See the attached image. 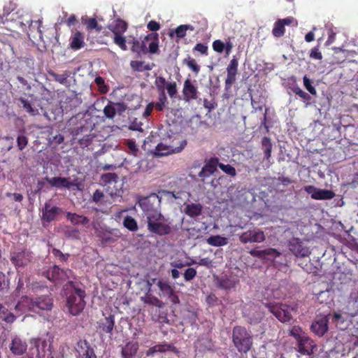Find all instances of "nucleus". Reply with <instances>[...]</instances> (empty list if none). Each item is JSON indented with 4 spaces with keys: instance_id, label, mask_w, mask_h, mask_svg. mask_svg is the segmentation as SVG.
Returning <instances> with one entry per match:
<instances>
[{
    "instance_id": "a211bd4d",
    "label": "nucleus",
    "mask_w": 358,
    "mask_h": 358,
    "mask_svg": "<svg viewBox=\"0 0 358 358\" xmlns=\"http://www.w3.org/2000/svg\"><path fill=\"white\" fill-rule=\"evenodd\" d=\"M289 250L296 257H308L310 252L308 248L303 245V243L299 238H293L289 241Z\"/></svg>"
},
{
    "instance_id": "4be33fe9",
    "label": "nucleus",
    "mask_w": 358,
    "mask_h": 358,
    "mask_svg": "<svg viewBox=\"0 0 358 358\" xmlns=\"http://www.w3.org/2000/svg\"><path fill=\"white\" fill-rule=\"evenodd\" d=\"M85 45L84 33L78 30L72 31L71 36L69 38V48L74 51H77L83 48Z\"/></svg>"
},
{
    "instance_id": "6ab92c4d",
    "label": "nucleus",
    "mask_w": 358,
    "mask_h": 358,
    "mask_svg": "<svg viewBox=\"0 0 358 358\" xmlns=\"http://www.w3.org/2000/svg\"><path fill=\"white\" fill-rule=\"evenodd\" d=\"M298 352L302 355H311L316 347L314 341L308 336L304 335L297 341Z\"/></svg>"
},
{
    "instance_id": "0eeeda50",
    "label": "nucleus",
    "mask_w": 358,
    "mask_h": 358,
    "mask_svg": "<svg viewBox=\"0 0 358 358\" xmlns=\"http://www.w3.org/2000/svg\"><path fill=\"white\" fill-rule=\"evenodd\" d=\"M71 273L72 271L70 269H62L58 266L55 265L43 271V275L48 280L57 285L62 284L67 280L70 278Z\"/></svg>"
},
{
    "instance_id": "a19ab883",
    "label": "nucleus",
    "mask_w": 358,
    "mask_h": 358,
    "mask_svg": "<svg viewBox=\"0 0 358 358\" xmlns=\"http://www.w3.org/2000/svg\"><path fill=\"white\" fill-rule=\"evenodd\" d=\"M126 145V152L131 155L137 157L139 152V148L136 143V141L132 139L126 140L124 143Z\"/></svg>"
},
{
    "instance_id": "680f3d73",
    "label": "nucleus",
    "mask_w": 358,
    "mask_h": 358,
    "mask_svg": "<svg viewBox=\"0 0 358 358\" xmlns=\"http://www.w3.org/2000/svg\"><path fill=\"white\" fill-rule=\"evenodd\" d=\"M169 96L173 98L177 94V85L176 82L168 83L166 87Z\"/></svg>"
},
{
    "instance_id": "13d9d810",
    "label": "nucleus",
    "mask_w": 358,
    "mask_h": 358,
    "mask_svg": "<svg viewBox=\"0 0 358 358\" xmlns=\"http://www.w3.org/2000/svg\"><path fill=\"white\" fill-rule=\"evenodd\" d=\"M0 319L6 323H13L15 320L16 316L6 308V311L1 313Z\"/></svg>"
},
{
    "instance_id": "9b49d317",
    "label": "nucleus",
    "mask_w": 358,
    "mask_h": 358,
    "mask_svg": "<svg viewBox=\"0 0 358 358\" xmlns=\"http://www.w3.org/2000/svg\"><path fill=\"white\" fill-rule=\"evenodd\" d=\"M75 349L76 358H97L93 347L86 339L79 340Z\"/></svg>"
},
{
    "instance_id": "a878e982",
    "label": "nucleus",
    "mask_w": 358,
    "mask_h": 358,
    "mask_svg": "<svg viewBox=\"0 0 358 358\" xmlns=\"http://www.w3.org/2000/svg\"><path fill=\"white\" fill-rule=\"evenodd\" d=\"M35 311L36 309L50 310L53 306V300L48 295L38 296L34 299Z\"/></svg>"
},
{
    "instance_id": "393cba45",
    "label": "nucleus",
    "mask_w": 358,
    "mask_h": 358,
    "mask_svg": "<svg viewBox=\"0 0 358 358\" xmlns=\"http://www.w3.org/2000/svg\"><path fill=\"white\" fill-rule=\"evenodd\" d=\"M45 180L52 186L56 188H66L70 189L71 187L76 185V184L70 181L69 178H62V177H53L52 178L46 177Z\"/></svg>"
},
{
    "instance_id": "f8f14e48",
    "label": "nucleus",
    "mask_w": 358,
    "mask_h": 358,
    "mask_svg": "<svg viewBox=\"0 0 358 358\" xmlns=\"http://www.w3.org/2000/svg\"><path fill=\"white\" fill-rule=\"evenodd\" d=\"M238 58L234 55L227 67V77L225 78V88L229 90L236 80L238 70Z\"/></svg>"
},
{
    "instance_id": "c756f323",
    "label": "nucleus",
    "mask_w": 358,
    "mask_h": 358,
    "mask_svg": "<svg viewBox=\"0 0 358 358\" xmlns=\"http://www.w3.org/2000/svg\"><path fill=\"white\" fill-rule=\"evenodd\" d=\"M249 253L253 257L264 258L266 256H273L274 257H279L281 253L274 248H268L265 250L252 249Z\"/></svg>"
},
{
    "instance_id": "338daca9",
    "label": "nucleus",
    "mask_w": 358,
    "mask_h": 358,
    "mask_svg": "<svg viewBox=\"0 0 358 358\" xmlns=\"http://www.w3.org/2000/svg\"><path fill=\"white\" fill-rule=\"evenodd\" d=\"M28 143V139L24 135H20L17 138V144L18 149L20 150H22L25 148V147L27 145Z\"/></svg>"
},
{
    "instance_id": "cd10ccee",
    "label": "nucleus",
    "mask_w": 358,
    "mask_h": 358,
    "mask_svg": "<svg viewBox=\"0 0 358 358\" xmlns=\"http://www.w3.org/2000/svg\"><path fill=\"white\" fill-rule=\"evenodd\" d=\"M15 310L22 312L26 311H35L34 300L27 296H22L20 300L17 302L15 307Z\"/></svg>"
},
{
    "instance_id": "bb28decb",
    "label": "nucleus",
    "mask_w": 358,
    "mask_h": 358,
    "mask_svg": "<svg viewBox=\"0 0 358 358\" xmlns=\"http://www.w3.org/2000/svg\"><path fill=\"white\" fill-rule=\"evenodd\" d=\"M146 42L150 41L148 48L146 47V54H157L159 52V34L156 32L148 34L145 36Z\"/></svg>"
},
{
    "instance_id": "603ef678",
    "label": "nucleus",
    "mask_w": 358,
    "mask_h": 358,
    "mask_svg": "<svg viewBox=\"0 0 358 358\" xmlns=\"http://www.w3.org/2000/svg\"><path fill=\"white\" fill-rule=\"evenodd\" d=\"M155 84L159 93L165 92V88L166 87V79L162 76H158L156 78Z\"/></svg>"
},
{
    "instance_id": "7c9ffc66",
    "label": "nucleus",
    "mask_w": 358,
    "mask_h": 358,
    "mask_svg": "<svg viewBox=\"0 0 358 358\" xmlns=\"http://www.w3.org/2000/svg\"><path fill=\"white\" fill-rule=\"evenodd\" d=\"M127 23L120 18L115 20L113 24L108 27V29L113 34H123L127 31Z\"/></svg>"
},
{
    "instance_id": "f704fd0d",
    "label": "nucleus",
    "mask_w": 358,
    "mask_h": 358,
    "mask_svg": "<svg viewBox=\"0 0 358 358\" xmlns=\"http://www.w3.org/2000/svg\"><path fill=\"white\" fill-rule=\"evenodd\" d=\"M66 218L71 221V222L74 224H83L85 225L88 224L89 219L87 217H85L83 215H80L76 213H72L70 212H68L66 213Z\"/></svg>"
},
{
    "instance_id": "2eb2a0df",
    "label": "nucleus",
    "mask_w": 358,
    "mask_h": 358,
    "mask_svg": "<svg viewBox=\"0 0 358 358\" xmlns=\"http://www.w3.org/2000/svg\"><path fill=\"white\" fill-rule=\"evenodd\" d=\"M62 213V210L57 206H51L46 202L42 210L41 220L43 222L50 223L57 220V217Z\"/></svg>"
},
{
    "instance_id": "bf43d9fd",
    "label": "nucleus",
    "mask_w": 358,
    "mask_h": 358,
    "mask_svg": "<svg viewBox=\"0 0 358 358\" xmlns=\"http://www.w3.org/2000/svg\"><path fill=\"white\" fill-rule=\"evenodd\" d=\"M289 335L294 337L297 342L300 338H301L305 335V334H302V329L300 327L294 326L289 331Z\"/></svg>"
},
{
    "instance_id": "412c9836",
    "label": "nucleus",
    "mask_w": 358,
    "mask_h": 358,
    "mask_svg": "<svg viewBox=\"0 0 358 358\" xmlns=\"http://www.w3.org/2000/svg\"><path fill=\"white\" fill-rule=\"evenodd\" d=\"M185 141H181L179 147H173V145H167L160 143L157 145L155 154L157 156H164L175 152H179L185 148Z\"/></svg>"
},
{
    "instance_id": "9d476101",
    "label": "nucleus",
    "mask_w": 358,
    "mask_h": 358,
    "mask_svg": "<svg viewBox=\"0 0 358 358\" xmlns=\"http://www.w3.org/2000/svg\"><path fill=\"white\" fill-rule=\"evenodd\" d=\"M32 259L33 253L27 250H15L10 255V261L16 267L26 266Z\"/></svg>"
},
{
    "instance_id": "ea45409f",
    "label": "nucleus",
    "mask_w": 358,
    "mask_h": 358,
    "mask_svg": "<svg viewBox=\"0 0 358 358\" xmlns=\"http://www.w3.org/2000/svg\"><path fill=\"white\" fill-rule=\"evenodd\" d=\"M219 159L217 157H211L203 166V171H207L208 173H214L217 171V166H219Z\"/></svg>"
},
{
    "instance_id": "5701e85b",
    "label": "nucleus",
    "mask_w": 358,
    "mask_h": 358,
    "mask_svg": "<svg viewBox=\"0 0 358 358\" xmlns=\"http://www.w3.org/2000/svg\"><path fill=\"white\" fill-rule=\"evenodd\" d=\"M198 90L189 79H186L184 82L182 95L185 101H190L198 98Z\"/></svg>"
},
{
    "instance_id": "ddd939ff",
    "label": "nucleus",
    "mask_w": 358,
    "mask_h": 358,
    "mask_svg": "<svg viewBox=\"0 0 358 358\" xmlns=\"http://www.w3.org/2000/svg\"><path fill=\"white\" fill-rule=\"evenodd\" d=\"M303 189L311 195L312 199L315 200H329L335 196V193L333 191L319 189L313 185L304 186Z\"/></svg>"
},
{
    "instance_id": "58836bf2",
    "label": "nucleus",
    "mask_w": 358,
    "mask_h": 358,
    "mask_svg": "<svg viewBox=\"0 0 358 358\" xmlns=\"http://www.w3.org/2000/svg\"><path fill=\"white\" fill-rule=\"evenodd\" d=\"M262 146L264 150V158L269 160L271 157L273 147L270 138L264 136L262 140Z\"/></svg>"
},
{
    "instance_id": "e433bc0d",
    "label": "nucleus",
    "mask_w": 358,
    "mask_h": 358,
    "mask_svg": "<svg viewBox=\"0 0 358 358\" xmlns=\"http://www.w3.org/2000/svg\"><path fill=\"white\" fill-rule=\"evenodd\" d=\"M118 176L115 173H106L101 176V181L104 185H111L117 182ZM110 187V186H108Z\"/></svg>"
},
{
    "instance_id": "37998d69",
    "label": "nucleus",
    "mask_w": 358,
    "mask_h": 358,
    "mask_svg": "<svg viewBox=\"0 0 358 358\" xmlns=\"http://www.w3.org/2000/svg\"><path fill=\"white\" fill-rule=\"evenodd\" d=\"M84 24H85L87 30L95 29L97 32H100L102 29V27L98 24V22L95 17L87 19L85 21Z\"/></svg>"
},
{
    "instance_id": "09e8293b",
    "label": "nucleus",
    "mask_w": 358,
    "mask_h": 358,
    "mask_svg": "<svg viewBox=\"0 0 358 358\" xmlns=\"http://www.w3.org/2000/svg\"><path fill=\"white\" fill-rule=\"evenodd\" d=\"M157 285L164 296H167L169 294L172 293V291H173V289L171 287L169 283L166 282L159 280Z\"/></svg>"
},
{
    "instance_id": "b1692460",
    "label": "nucleus",
    "mask_w": 358,
    "mask_h": 358,
    "mask_svg": "<svg viewBox=\"0 0 358 358\" xmlns=\"http://www.w3.org/2000/svg\"><path fill=\"white\" fill-rule=\"evenodd\" d=\"M115 324V316L112 314H109L108 316H105L104 318L97 322L98 329L101 332L108 334H112Z\"/></svg>"
},
{
    "instance_id": "8fccbe9b",
    "label": "nucleus",
    "mask_w": 358,
    "mask_h": 358,
    "mask_svg": "<svg viewBox=\"0 0 358 358\" xmlns=\"http://www.w3.org/2000/svg\"><path fill=\"white\" fill-rule=\"evenodd\" d=\"M167 102V98L165 92L159 93L158 101L155 104V109L158 111H162Z\"/></svg>"
},
{
    "instance_id": "5fc2aeb1",
    "label": "nucleus",
    "mask_w": 358,
    "mask_h": 358,
    "mask_svg": "<svg viewBox=\"0 0 358 358\" xmlns=\"http://www.w3.org/2000/svg\"><path fill=\"white\" fill-rule=\"evenodd\" d=\"M49 75L55 80L60 84H65L68 78V75L66 73L58 74L52 71L48 72Z\"/></svg>"
},
{
    "instance_id": "f3484780",
    "label": "nucleus",
    "mask_w": 358,
    "mask_h": 358,
    "mask_svg": "<svg viewBox=\"0 0 358 358\" xmlns=\"http://www.w3.org/2000/svg\"><path fill=\"white\" fill-rule=\"evenodd\" d=\"M329 319L327 316L314 320L310 326L311 331L319 337L323 336L329 329Z\"/></svg>"
},
{
    "instance_id": "a18cd8bd",
    "label": "nucleus",
    "mask_w": 358,
    "mask_h": 358,
    "mask_svg": "<svg viewBox=\"0 0 358 358\" xmlns=\"http://www.w3.org/2000/svg\"><path fill=\"white\" fill-rule=\"evenodd\" d=\"M290 90L293 93L298 95L304 101L308 102L311 100V96L308 93L302 90L298 85L290 87Z\"/></svg>"
},
{
    "instance_id": "f03ea898",
    "label": "nucleus",
    "mask_w": 358,
    "mask_h": 358,
    "mask_svg": "<svg viewBox=\"0 0 358 358\" xmlns=\"http://www.w3.org/2000/svg\"><path fill=\"white\" fill-rule=\"evenodd\" d=\"M232 342L240 353H248L253 345L251 333L243 326H235L232 330Z\"/></svg>"
},
{
    "instance_id": "aec40b11",
    "label": "nucleus",
    "mask_w": 358,
    "mask_h": 358,
    "mask_svg": "<svg viewBox=\"0 0 358 358\" xmlns=\"http://www.w3.org/2000/svg\"><path fill=\"white\" fill-rule=\"evenodd\" d=\"M294 21L293 17H287L283 19H278L273 24L272 34L275 38H280L285 33V25H291Z\"/></svg>"
},
{
    "instance_id": "4c0bfd02",
    "label": "nucleus",
    "mask_w": 358,
    "mask_h": 358,
    "mask_svg": "<svg viewBox=\"0 0 358 358\" xmlns=\"http://www.w3.org/2000/svg\"><path fill=\"white\" fill-rule=\"evenodd\" d=\"M158 352L165 353L166 352H172L176 355L180 353L178 349L173 344L164 342L162 343L157 344Z\"/></svg>"
},
{
    "instance_id": "e2e57ef3",
    "label": "nucleus",
    "mask_w": 358,
    "mask_h": 358,
    "mask_svg": "<svg viewBox=\"0 0 358 358\" xmlns=\"http://www.w3.org/2000/svg\"><path fill=\"white\" fill-rule=\"evenodd\" d=\"M196 275V271L194 268H188L184 273V278L186 281H191Z\"/></svg>"
},
{
    "instance_id": "2f4dec72",
    "label": "nucleus",
    "mask_w": 358,
    "mask_h": 358,
    "mask_svg": "<svg viewBox=\"0 0 358 358\" xmlns=\"http://www.w3.org/2000/svg\"><path fill=\"white\" fill-rule=\"evenodd\" d=\"M151 318L153 322L160 324L169 323L167 314L159 308H152L150 310Z\"/></svg>"
},
{
    "instance_id": "39448f33",
    "label": "nucleus",
    "mask_w": 358,
    "mask_h": 358,
    "mask_svg": "<svg viewBox=\"0 0 358 358\" xmlns=\"http://www.w3.org/2000/svg\"><path fill=\"white\" fill-rule=\"evenodd\" d=\"M93 127L91 124L84 121V123L80 122V125L74 128L71 134L76 138H78V136L82 135L83 137L78 138V143L82 148L88 147L92 141L94 137L92 134Z\"/></svg>"
},
{
    "instance_id": "c9c22d12",
    "label": "nucleus",
    "mask_w": 358,
    "mask_h": 358,
    "mask_svg": "<svg viewBox=\"0 0 358 358\" xmlns=\"http://www.w3.org/2000/svg\"><path fill=\"white\" fill-rule=\"evenodd\" d=\"M146 41L145 38L140 41L138 39L134 38L132 41V46H131V51L138 54H146V45H145Z\"/></svg>"
},
{
    "instance_id": "72a5a7b5",
    "label": "nucleus",
    "mask_w": 358,
    "mask_h": 358,
    "mask_svg": "<svg viewBox=\"0 0 358 358\" xmlns=\"http://www.w3.org/2000/svg\"><path fill=\"white\" fill-rule=\"evenodd\" d=\"M206 242L211 246L220 247L228 244V238L220 235L210 236L206 239Z\"/></svg>"
},
{
    "instance_id": "864d4df0",
    "label": "nucleus",
    "mask_w": 358,
    "mask_h": 358,
    "mask_svg": "<svg viewBox=\"0 0 358 358\" xmlns=\"http://www.w3.org/2000/svg\"><path fill=\"white\" fill-rule=\"evenodd\" d=\"M219 168L227 175L234 177L236 175V169L230 164L220 163Z\"/></svg>"
},
{
    "instance_id": "423d86ee",
    "label": "nucleus",
    "mask_w": 358,
    "mask_h": 358,
    "mask_svg": "<svg viewBox=\"0 0 358 358\" xmlns=\"http://www.w3.org/2000/svg\"><path fill=\"white\" fill-rule=\"evenodd\" d=\"M138 203L146 216V220L150 215L162 214L159 209L160 199L156 194H151L150 196L141 199Z\"/></svg>"
},
{
    "instance_id": "3c124183",
    "label": "nucleus",
    "mask_w": 358,
    "mask_h": 358,
    "mask_svg": "<svg viewBox=\"0 0 358 358\" xmlns=\"http://www.w3.org/2000/svg\"><path fill=\"white\" fill-rule=\"evenodd\" d=\"M19 101L20 102L22 107L27 113H30L32 115H36L37 110H35L32 107L31 104L29 102V101H27L26 99H24L23 97H20L19 99Z\"/></svg>"
},
{
    "instance_id": "79ce46f5",
    "label": "nucleus",
    "mask_w": 358,
    "mask_h": 358,
    "mask_svg": "<svg viewBox=\"0 0 358 358\" xmlns=\"http://www.w3.org/2000/svg\"><path fill=\"white\" fill-rule=\"evenodd\" d=\"M124 227L131 231H136L138 229L137 222L131 216L127 215L123 220Z\"/></svg>"
},
{
    "instance_id": "1a4fd4ad",
    "label": "nucleus",
    "mask_w": 358,
    "mask_h": 358,
    "mask_svg": "<svg viewBox=\"0 0 358 358\" xmlns=\"http://www.w3.org/2000/svg\"><path fill=\"white\" fill-rule=\"evenodd\" d=\"M266 239L264 232L256 227L250 229L249 230L243 232L239 235V241L243 244L247 243H261Z\"/></svg>"
},
{
    "instance_id": "c03bdc74",
    "label": "nucleus",
    "mask_w": 358,
    "mask_h": 358,
    "mask_svg": "<svg viewBox=\"0 0 358 358\" xmlns=\"http://www.w3.org/2000/svg\"><path fill=\"white\" fill-rule=\"evenodd\" d=\"M183 64H186L196 74L200 71V66L197 64L196 60L190 56H187L183 60Z\"/></svg>"
},
{
    "instance_id": "20e7f679",
    "label": "nucleus",
    "mask_w": 358,
    "mask_h": 358,
    "mask_svg": "<svg viewBox=\"0 0 358 358\" xmlns=\"http://www.w3.org/2000/svg\"><path fill=\"white\" fill-rule=\"evenodd\" d=\"M28 356L29 358H54L50 345L41 338L31 340Z\"/></svg>"
},
{
    "instance_id": "0e129e2a",
    "label": "nucleus",
    "mask_w": 358,
    "mask_h": 358,
    "mask_svg": "<svg viewBox=\"0 0 358 358\" xmlns=\"http://www.w3.org/2000/svg\"><path fill=\"white\" fill-rule=\"evenodd\" d=\"M225 44L221 40H215L213 43V49L218 53H222L224 50Z\"/></svg>"
},
{
    "instance_id": "de8ad7c7",
    "label": "nucleus",
    "mask_w": 358,
    "mask_h": 358,
    "mask_svg": "<svg viewBox=\"0 0 358 358\" xmlns=\"http://www.w3.org/2000/svg\"><path fill=\"white\" fill-rule=\"evenodd\" d=\"M113 42L122 50H127L126 38L123 34H114Z\"/></svg>"
},
{
    "instance_id": "dca6fc26",
    "label": "nucleus",
    "mask_w": 358,
    "mask_h": 358,
    "mask_svg": "<svg viewBox=\"0 0 358 358\" xmlns=\"http://www.w3.org/2000/svg\"><path fill=\"white\" fill-rule=\"evenodd\" d=\"M139 350V343L137 341H128L120 346L121 358H136Z\"/></svg>"
},
{
    "instance_id": "c85d7f7f",
    "label": "nucleus",
    "mask_w": 358,
    "mask_h": 358,
    "mask_svg": "<svg viewBox=\"0 0 358 358\" xmlns=\"http://www.w3.org/2000/svg\"><path fill=\"white\" fill-rule=\"evenodd\" d=\"M27 348V343L19 337H15L10 344V350L15 355H22Z\"/></svg>"
},
{
    "instance_id": "473e14b6",
    "label": "nucleus",
    "mask_w": 358,
    "mask_h": 358,
    "mask_svg": "<svg viewBox=\"0 0 358 358\" xmlns=\"http://www.w3.org/2000/svg\"><path fill=\"white\" fill-rule=\"evenodd\" d=\"M203 210V206L200 203L187 204L185 208V213L190 217H196L199 216Z\"/></svg>"
},
{
    "instance_id": "052dcab7",
    "label": "nucleus",
    "mask_w": 358,
    "mask_h": 358,
    "mask_svg": "<svg viewBox=\"0 0 358 358\" xmlns=\"http://www.w3.org/2000/svg\"><path fill=\"white\" fill-rule=\"evenodd\" d=\"M235 283L228 278H222L220 280V287L224 289H229L234 287Z\"/></svg>"
},
{
    "instance_id": "774afa93",
    "label": "nucleus",
    "mask_w": 358,
    "mask_h": 358,
    "mask_svg": "<svg viewBox=\"0 0 358 358\" xmlns=\"http://www.w3.org/2000/svg\"><path fill=\"white\" fill-rule=\"evenodd\" d=\"M52 252L55 257L59 258L62 262H66L69 257V254H64L61 250L56 248H53Z\"/></svg>"
},
{
    "instance_id": "7ed1b4c3",
    "label": "nucleus",
    "mask_w": 358,
    "mask_h": 358,
    "mask_svg": "<svg viewBox=\"0 0 358 358\" xmlns=\"http://www.w3.org/2000/svg\"><path fill=\"white\" fill-rule=\"evenodd\" d=\"M146 220L148 230L151 234L162 236L169 235L172 232L171 223L165 219L162 214L150 215Z\"/></svg>"
},
{
    "instance_id": "6e6d98bb",
    "label": "nucleus",
    "mask_w": 358,
    "mask_h": 358,
    "mask_svg": "<svg viewBox=\"0 0 358 358\" xmlns=\"http://www.w3.org/2000/svg\"><path fill=\"white\" fill-rule=\"evenodd\" d=\"M144 301L145 303L155 306L157 308H162L164 306V303L161 300L153 296H147Z\"/></svg>"
},
{
    "instance_id": "6e6552de",
    "label": "nucleus",
    "mask_w": 358,
    "mask_h": 358,
    "mask_svg": "<svg viewBox=\"0 0 358 358\" xmlns=\"http://www.w3.org/2000/svg\"><path fill=\"white\" fill-rule=\"evenodd\" d=\"M266 307L281 322H289L292 316L288 306L283 303H266Z\"/></svg>"
},
{
    "instance_id": "69168bd1",
    "label": "nucleus",
    "mask_w": 358,
    "mask_h": 358,
    "mask_svg": "<svg viewBox=\"0 0 358 358\" xmlns=\"http://www.w3.org/2000/svg\"><path fill=\"white\" fill-rule=\"evenodd\" d=\"M188 30L187 25H180L175 29V34L178 38H182L186 36V32Z\"/></svg>"
},
{
    "instance_id": "4468645a",
    "label": "nucleus",
    "mask_w": 358,
    "mask_h": 358,
    "mask_svg": "<svg viewBox=\"0 0 358 358\" xmlns=\"http://www.w3.org/2000/svg\"><path fill=\"white\" fill-rule=\"evenodd\" d=\"M127 110L123 102L109 101L103 108V114L108 119H113L116 114L122 115Z\"/></svg>"
},
{
    "instance_id": "49530a36",
    "label": "nucleus",
    "mask_w": 358,
    "mask_h": 358,
    "mask_svg": "<svg viewBox=\"0 0 358 358\" xmlns=\"http://www.w3.org/2000/svg\"><path fill=\"white\" fill-rule=\"evenodd\" d=\"M131 68L136 71L142 72L143 71H150L151 70L150 66L147 65H143V62L141 61H131L130 62Z\"/></svg>"
},
{
    "instance_id": "f257e3e1",
    "label": "nucleus",
    "mask_w": 358,
    "mask_h": 358,
    "mask_svg": "<svg viewBox=\"0 0 358 358\" xmlns=\"http://www.w3.org/2000/svg\"><path fill=\"white\" fill-rule=\"evenodd\" d=\"M66 285L69 287L66 289V293L69 311L72 315H78L82 313L86 304L85 301V291L73 281H69Z\"/></svg>"
},
{
    "instance_id": "4d7b16f0",
    "label": "nucleus",
    "mask_w": 358,
    "mask_h": 358,
    "mask_svg": "<svg viewBox=\"0 0 358 358\" xmlns=\"http://www.w3.org/2000/svg\"><path fill=\"white\" fill-rule=\"evenodd\" d=\"M303 82L305 88L308 91V92L312 95L316 96L317 91L315 88L312 85L311 80L307 77V76H303Z\"/></svg>"
}]
</instances>
